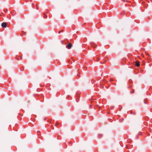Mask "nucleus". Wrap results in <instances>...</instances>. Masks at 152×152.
Listing matches in <instances>:
<instances>
[{
	"label": "nucleus",
	"mask_w": 152,
	"mask_h": 152,
	"mask_svg": "<svg viewBox=\"0 0 152 152\" xmlns=\"http://www.w3.org/2000/svg\"><path fill=\"white\" fill-rule=\"evenodd\" d=\"M61 31H59L58 32L59 33H61Z\"/></svg>",
	"instance_id": "nucleus-4"
},
{
	"label": "nucleus",
	"mask_w": 152,
	"mask_h": 152,
	"mask_svg": "<svg viewBox=\"0 0 152 152\" xmlns=\"http://www.w3.org/2000/svg\"><path fill=\"white\" fill-rule=\"evenodd\" d=\"M7 23L5 22H3L1 24V26L3 28H6L7 27Z\"/></svg>",
	"instance_id": "nucleus-2"
},
{
	"label": "nucleus",
	"mask_w": 152,
	"mask_h": 152,
	"mask_svg": "<svg viewBox=\"0 0 152 152\" xmlns=\"http://www.w3.org/2000/svg\"><path fill=\"white\" fill-rule=\"evenodd\" d=\"M72 46V44L70 43H69L68 45L66 46V47L67 49H70L71 48Z\"/></svg>",
	"instance_id": "nucleus-1"
},
{
	"label": "nucleus",
	"mask_w": 152,
	"mask_h": 152,
	"mask_svg": "<svg viewBox=\"0 0 152 152\" xmlns=\"http://www.w3.org/2000/svg\"><path fill=\"white\" fill-rule=\"evenodd\" d=\"M92 47H93V46L92 45Z\"/></svg>",
	"instance_id": "nucleus-5"
},
{
	"label": "nucleus",
	"mask_w": 152,
	"mask_h": 152,
	"mask_svg": "<svg viewBox=\"0 0 152 152\" xmlns=\"http://www.w3.org/2000/svg\"><path fill=\"white\" fill-rule=\"evenodd\" d=\"M135 62V65L136 66L138 67L140 66V63L139 62L137 61H136Z\"/></svg>",
	"instance_id": "nucleus-3"
}]
</instances>
